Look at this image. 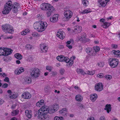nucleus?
<instances>
[{"label": "nucleus", "instance_id": "obj_39", "mask_svg": "<svg viewBox=\"0 0 120 120\" xmlns=\"http://www.w3.org/2000/svg\"><path fill=\"white\" fill-rule=\"evenodd\" d=\"M82 3L85 6H87L88 4V1L86 0H82Z\"/></svg>", "mask_w": 120, "mask_h": 120}, {"label": "nucleus", "instance_id": "obj_58", "mask_svg": "<svg viewBox=\"0 0 120 120\" xmlns=\"http://www.w3.org/2000/svg\"><path fill=\"white\" fill-rule=\"evenodd\" d=\"M13 37L12 36H11L10 37H6V38H5L4 39H11Z\"/></svg>", "mask_w": 120, "mask_h": 120}, {"label": "nucleus", "instance_id": "obj_30", "mask_svg": "<svg viewBox=\"0 0 120 120\" xmlns=\"http://www.w3.org/2000/svg\"><path fill=\"white\" fill-rule=\"evenodd\" d=\"M110 24L106 22H105L101 26H103L104 28H107L109 26Z\"/></svg>", "mask_w": 120, "mask_h": 120}, {"label": "nucleus", "instance_id": "obj_3", "mask_svg": "<svg viewBox=\"0 0 120 120\" xmlns=\"http://www.w3.org/2000/svg\"><path fill=\"white\" fill-rule=\"evenodd\" d=\"M47 25L46 22L39 21L35 22L34 24L33 27L34 29L38 32H41L45 30Z\"/></svg>", "mask_w": 120, "mask_h": 120}, {"label": "nucleus", "instance_id": "obj_47", "mask_svg": "<svg viewBox=\"0 0 120 120\" xmlns=\"http://www.w3.org/2000/svg\"><path fill=\"white\" fill-rule=\"evenodd\" d=\"M37 18H38V19L41 20L43 18V16L42 15H40V14H38L37 15Z\"/></svg>", "mask_w": 120, "mask_h": 120}, {"label": "nucleus", "instance_id": "obj_36", "mask_svg": "<svg viewBox=\"0 0 120 120\" xmlns=\"http://www.w3.org/2000/svg\"><path fill=\"white\" fill-rule=\"evenodd\" d=\"M93 49L94 51H95V52H97L100 50V48L98 46H94Z\"/></svg>", "mask_w": 120, "mask_h": 120}, {"label": "nucleus", "instance_id": "obj_14", "mask_svg": "<svg viewBox=\"0 0 120 120\" xmlns=\"http://www.w3.org/2000/svg\"><path fill=\"white\" fill-rule=\"evenodd\" d=\"M82 30V27L79 26H76L72 28V30L73 32H80Z\"/></svg>", "mask_w": 120, "mask_h": 120}, {"label": "nucleus", "instance_id": "obj_21", "mask_svg": "<svg viewBox=\"0 0 120 120\" xmlns=\"http://www.w3.org/2000/svg\"><path fill=\"white\" fill-rule=\"evenodd\" d=\"M111 106V105L110 104H107L105 106L104 109L107 111L108 113H109L111 111L112 108Z\"/></svg>", "mask_w": 120, "mask_h": 120}, {"label": "nucleus", "instance_id": "obj_51", "mask_svg": "<svg viewBox=\"0 0 120 120\" xmlns=\"http://www.w3.org/2000/svg\"><path fill=\"white\" fill-rule=\"evenodd\" d=\"M26 29L24 31H22L21 33V34L23 35H26V34L27 33L26 32Z\"/></svg>", "mask_w": 120, "mask_h": 120}, {"label": "nucleus", "instance_id": "obj_31", "mask_svg": "<svg viewBox=\"0 0 120 120\" xmlns=\"http://www.w3.org/2000/svg\"><path fill=\"white\" fill-rule=\"evenodd\" d=\"M82 97L79 94H78L75 97L76 100L78 101H81L82 100Z\"/></svg>", "mask_w": 120, "mask_h": 120}, {"label": "nucleus", "instance_id": "obj_62", "mask_svg": "<svg viewBox=\"0 0 120 120\" xmlns=\"http://www.w3.org/2000/svg\"><path fill=\"white\" fill-rule=\"evenodd\" d=\"M100 120H105V118L104 116H101L100 118Z\"/></svg>", "mask_w": 120, "mask_h": 120}, {"label": "nucleus", "instance_id": "obj_1", "mask_svg": "<svg viewBox=\"0 0 120 120\" xmlns=\"http://www.w3.org/2000/svg\"><path fill=\"white\" fill-rule=\"evenodd\" d=\"M12 8L13 12L16 13L18 12L19 9H20L19 4L18 3H15L13 5L11 1L9 0L4 6V8L2 11L3 14H5L8 13Z\"/></svg>", "mask_w": 120, "mask_h": 120}, {"label": "nucleus", "instance_id": "obj_55", "mask_svg": "<svg viewBox=\"0 0 120 120\" xmlns=\"http://www.w3.org/2000/svg\"><path fill=\"white\" fill-rule=\"evenodd\" d=\"M4 81L7 82H9V79L7 77H5L4 79Z\"/></svg>", "mask_w": 120, "mask_h": 120}, {"label": "nucleus", "instance_id": "obj_46", "mask_svg": "<svg viewBox=\"0 0 120 120\" xmlns=\"http://www.w3.org/2000/svg\"><path fill=\"white\" fill-rule=\"evenodd\" d=\"M39 103H40V107H43L44 106V101L43 100H40V101H39Z\"/></svg>", "mask_w": 120, "mask_h": 120}, {"label": "nucleus", "instance_id": "obj_60", "mask_svg": "<svg viewBox=\"0 0 120 120\" xmlns=\"http://www.w3.org/2000/svg\"><path fill=\"white\" fill-rule=\"evenodd\" d=\"M87 120H95V119L94 117H92L88 118Z\"/></svg>", "mask_w": 120, "mask_h": 120}, {"label": "nucleus", "instance_id": "obj_44", "mask_svg": "<svg viewBox=\"0 0 120 120\" xmlns=\"http://www.w3.org/2000/svg\"><path fill=\"white\" fill-rule=\"evenodd\" d=\"M105 77L108 80H109L112 78V77L111 75H106L105 76Z\"/></svg>", "mask_w": 120, "mask_h": 120}, {"label": "nucleus", "instance_id": "obj_45", "mask_svg": "<svg viewBox=\"0 0 120 120\" xmlns=\"http://www.w3.org/2000/svg\"><path fill=\"white\" fill-rule=\"evenodd\" d=\"M91 48H86V52L88 55L89 54H90V52H89V51H91Z\"/></svg>", "mask_w": 120, "mask_h": 120}, {"label": "nucleus", "instance_id": "obj_23", "mask_svg": "<svg viewBox=\"0 0 120 120\" xmlns=\"http://www.w3.org/2000/svg\"><path fill=\"white\" fill-rule=\"evenodd\" d=\"M76 72L78 74H81L84 75L87 73L84 71L83 70L79 68H78L76 69Z\"/></svg>", "mask_w": 120, "mask_h": 120}, {"label": "nucleus", "instance_id": "obj_40", "mask_svg": "<svg viewBox=\"0 0 120 120\" xmlns=\"http://www.w3.org/2000/svg\"><path fill=\"white\" fill-rule=\"evenodd\" d=\"M97 65L100 67H103L104 65V62H100L97 64Z\"/></svg>", "mask_w": 120, "mask_h": 120}, {"label": "nucleus", "instance_id": "obj_5", "mask_svg": "<svg viewBox=\"0 0 120 120\" xmlns=\"http://www.w3.org/2000/svg\"><path fill=\"white\" fill-rule=\"evenodd\" d=\"M2 29L3 31L6 33L12 34L14 31L13 27L8 24L2 26Z\"/></svg>", "mask_w": 120, "mask_h": 120}, {"label": "nucleus", "instance_id": "obj_18", "mask_svg": "<svg viewBox=\"0 0 120 120\" xmlns=\"http://www.w3.org/2000/svg\"><path fill=\"white\" fill-rule=\"evenodd\" d=\"M31 82V78L30 77H26L24 79L23 82L24 84H29Z\"/></svg>", "mask_w": 120, "mask_h": 120}, {"label": "nucleus", "instance_id": "obj_25", "mask_svg": "<svg viewBox=\"0 0 120 120\" xmlns=\"http://www.w3.org/2000/svg\"><path fill=\"white\" fill-rule=\"evenodd\" d=\"M112 53L115 55L116 57H120V51L119 50L116 51L115 50H113L112 51Z\"/></svg>", "mask_w": 120, "mask_h": 120}, {"label": "nucleus", "instance_id": "obj_64", "mask_svg": "<svg viewBox=\"0 0 120 120\" xmlns=\"http://www.w3.org/2000/svg\"><path fill=\"white\" fill-rule=\"evenodd\" d=\"M11 120H17V119L15 117H14L12 118Z\"/></svg>", "mask_w": 120, "mask_h": 120}, {"label": "nucleus", "instance_id": "obj_16", "mask_svg": "<svg viewBox=\"0 0 120 120\" xmlns=\"http://www.w3.org/2000/svg\"><path fill=\"white\" fill-rule=\"evenodd\" d=\"M58 14H55L52 17L50 18V21L53 22H55L58 20Z\"/></svg>", "mask_w": 120, "mask_h": 120}, {"label": "nucleus", "instance_id": "obj_57", "mask_svg": "<svg viewBox=\"0 0 120 120\" xmlns=\"http://www.w3.org/2000/svg\"><path fill=\"white\" fill-rule=\"evenodd\" d=\"M66 46L69 49H71L72 48V46L71 45L67 44Z\"/></svg>", "mask_w": 120, "mask_h": 120}, {"label": "nucleus", "instance_id": "obj_7", "mask_svg": "<svg viewBox=\"0 0 120 120\" xmlns=\"http://www.w3.org/2000/svg\"><path fill=\"white\" fill-rule=\"evenodd\" d=\"M40 74V71L38 68H36L33 70L31 73V76L33 78H37Z\"/></svg>", "mask_w": 120, "mask_h": 120}, {"label": "nucleus", "instance_id": "obj_48", "mask_svg": "<svg viewBox=\"0 0 120 120\" xmlns=\"http://www.w3.org/2000/svg\"><path fill=\"white\" fill-rule=\"evenodd\" d=\"M87 73L90 75H93L94 74V72L91 71H87Z\"/></svg>", "mask_w": 120, "mask_h": 120}, {"label": "nucleus", "instance_id": "obj_17", "mask_svg": "<svg viewBox=\"0 0 120 120\" xmlns=\"http://www.w3.org/2000/svg\"><path fill=\"white\" fill-rule=\"evenodd\" d=\"M64 33V31H59L57 32L56 34V36L61 39H63L64 36L63 35V34Z\"/></svg>", "mask_w": 120, "mask_h": 120}, {"label": "nucleus", "instance_id": "obj_38", "mask_svg": "<svg viewBox=\"0 0 120 120\" xmlns=\"http://www.w3.org/2000/svg\"><path fill=\"white\" fill-rule=\"evenodd\" d=\"M89 52H90V54H89V55L91 56H94L96 54L94 52V51L93 49H91V51H89Z\"/></svg>", "mask_w": 120, "mask_h": 120}, {"label": "nucleus", "instance_id": "obj_42", "mask_svg": "<svg viewBox=\"0 0 120 120\" xmlns=\"http://www.w3.org/2000/svg\"><path fill=\"white\" fill-rule=\"evenodd\" d=\"M86 38L85 36H83L79 38V40L80 41H82L84 43Z\"/></svg>", "mask_w": 120, "mask_h": 120}, {"label": "nucleus", "instance_id": "obj_19", "mask_svg": "<svg viewBox=\"0 0 120 120\" xmlns=\"http://www.w3.org/2000/svg\"><path fill=\"white\" fill-rule=\"evenodd\" d=\"M25 113L26 116L29 118H31L32 116L31 111L26 110L25 111Z\"/></svg>", "mask_w": 120, "mask_h": 120}, {"label": "nucleus", "instance_id": "obj_49", "mask_svg": "<svg viewBox=\"0 0 120 120\" xmlns=\"http://www.w3.org/2000/svg\"><path fill=\"white\" fill-rule=\"evenodd\" d=\"M104 76L103 74L100 73L99 74H98L97 75V77H99L100 78H102Z\"/></svg>", "mask_w": 120, "mask_h": 120}, {"label": "nucleus", "instance_id": "obj_41", "mask_svg": "<svg viewBox=\"0 0 120 120\" xmlns=\"http://www.w3.org/2000/svg\"><path fill=\"white\" fill-rule=\"evenodd\" d=\"M33 46L30 44H27L26 46V48L28 50H30L31 49Z\"/></svg>", "mask_w": 120, "mask_h": 120}, {"label": "nucleus", "instance_id": "obj_22", "mask_svg": "<svg viewBox=\"0 0 120 120\" xmlns=\"http://www.w3.org/2000/svg\"><path fill=\"white\" fill-rule=\"evenodd\" d=\"M98 97V96L97 94H94L93 95H91L90 96V99L92 101H95Z\"/></svg>", "mask_w": 120, "mask_h": 120}, {"label": "nucleus", "instance_id": "obj_28", "mask_svg": "<svg viewBox=\"0 0 120 120\" xmlns=\"http://www.w3.org/2000/svg\"><path fill=\"white\" fill-rule=\"evenodd\" d=\"M44 90L45 92L47 93H49L51 91L50 88L49 86H46L45 87Z\"/></svg>", "mask_w": 120, "mask_h": 120}, {"label": "nucleus", "instance_id": "obj_52", "mask_svg": "<svg viewBox=\"0 0 120 120\" xmlns=\"http://www.w3.org/2000/svg\"><path fill=\"white\" fill-rule=\"evenodd\" d=\"M8 84L7 83H4L2 85V87L4 88H6L8 87Z\"/></svg>", "mask_w": 120, "mask_h": 120}, {"label": "nucleus", "instance_id": "obj_43", "mask_svg": "<svg viewBox=\"0 0 120 120\" xmlns=\"http://www.w3.org/2000/svg\"><path fill=\"white\" fill-rule=\"evenodd\" d=\"M67 110L66 108H63L59 111V112L60 113L62 114L63 113L67 112Z\"/></svg>", "mask_w": 120, "mask_h": 120}, {"label": "nucleus", "instance_id": "obj_26", "mask_svg": "<svg viewBox=\"0 0 120 120\" xmlns=\"http://www.w3.org/2000/svg\"><path fill=\"white\" fill-rule=\"evenodd\" d=\"M14 56L15 58L19 60H20L22 58V55L19 53H18L15 54Z\"/></svg>", "mask_w": 120, "mask_h": 120}, {"label": "nucleus", "instance_id": "obj_63", "mask_svg": "<svg viewBox=\"0 0 120 120\" xmlns=\"http://www.w3.org/2000/svg\"><path fill=\"white\" fill-rule=\"evenodd\" d=\"M105 20L103 19H100V21L101 22H104Z\"/></svg>", "mask_w": 120, "mask_h": 120}, {"label": "nucleus", "instance_id": "obj_56", "mask_svg": "<svg viewBox=\"0 0 120 120\" xmlns=\"http://www.w3.org/2000/svg\"><path fill=\"white\" fill-rule=\"evenodd\" d=\"M32 35L34 37H38L39 36V35L37 33L33 34H32Z\"/></svg>", "mask_w": 120, "mask_h": 120}, {"label": "nucleus", "instance_id": "obj_37", "mask_svg": "<svg viewBox=\"0 0 120 120\" xmlns=\"http://www.w3.org/2000/svg\"><path fill=\"white\" fill-rule=\"evenodd\" d=\"M63 119V117L62 116L58 117L56 116L54 117V120H61Z\"/></svg>", "mask_w": 120, "mask_h": 120}, {"label": "nucleus", "instance_id": "obj_11", "mask_svg": "<svg viewBox=\"0 0 120 120\" xmlns=\"http://www.w3.org/2000/svg\"><path fill=\"white\" fill-rule=\"evenodd\" d=\"M38 112L39 116L40 117V116L44 115V114H47L50 112L48 109H45V108H44L43 109H42V110H39Z\"/></svg>", "mask_w": 120, "mask_h": 120}, {"label": "nucleus", "instance_id": "obj_29", "mask_svg": "<svg viewBox=\"0 0 120 120\" xmlns=\"http://www.w3.org/2000/svg\"><path fill=\"white\" fill-rule=\"evenodd\" d=\"M18 95L17 94H13V93L9 95V97L11 99L16 98L18 97Z\"/></svg>", "mask_w": 120, "mask_h": 120}, {"label": "nucleus", "instance_id": "obj_8", "mask_svg": "<svg viewBox=\"0 0 120 120\" xmlns=\"http://www.w3.org/2000/svg\"><path fill=\"white\" fill-rule=\"evenodd\" d=\"M118 60L115 58H112V60L109 63V64L111 66H113V68H115L117 65L118 62Z\"/></svg>", "mask_w": 120, "mask_h": 120}, {"label": "nucleus", "instance_id": "obj_50", "mask_svg": "<svg viewBox=\"0 0 120 120\" xmlns=\"http://www.w3.org/2000/svg\"><path fill=\"white\" fill-rule=\"evenodd\" d=\"M64 70L63 68L61 69L60 71V73L61 75H63L64 74Z\"/></svg>", "mask_w": 120, "mask_h": 120}, {"label": "nucleus", "instance_id": "obj_33", "mask_svg": "<svg viewBox=\"0 0 120 120\" xmlns=\"http://www.w3.org/2000/svg\"><path fill=\"white\" fill-rule=\"evenodd\" d=\"M47 114H45L42 116H40V119L41 120H44L45 119H47L48 116L47 115Z\"/></svg>", "mask_w": 120, "mask_h": 120}, {"label": "nucleus", "instance_id": "obj_53", "mask_svg": "<svg viewBox=\"0 0 120 120\" xmlns=\"http://www.w3.org/2000/svg\"><path fill=\"white\" fill-rule=\"evenodd\" d=\"M33 59V57L31 56L29 57L28 59V60L30 62H31L32 61Z\"/></svg>", "mask_w": 120, "mask_h": 120}, {"label": "nucleus", "instance_id": "obj_35", "mask_svg": "<svg viewBox=\"0 0 120 120\" xmlns=\"http://www.w3.org/2000/svg\"><path fill=\"white\" fill-rule=\"evenodd\" d=\"M63 62H65L67 63V64L68 63H70V59L68 57H65L64 59Z\"/></svg>", "mask_w": 120, "mask_h": 120}, {"label": "nucleus", "instance_id": "obj_32", "mask_svg": "<svg viewBox=\"0 0 120 120\" xmlns=\"http://www.w3.org/2000/svg\"><path fill=\"white\" fill-rule=\"evenodd\" d=\"M91 11L89 10V9H87L84 10L82 11H80L79 13L80 14H84L85 13H87L91 12Z\"/></svg>", "mask_w": 120, "mask_h": 120}, {"label": "nucleus", "instance_id": "obj_10", "mask_svg": "<svg viewBox=\"0 0 120 120\" xmlns=\"http://www.w3.org/2000/svg\"><path fill=\"white\" fill-rule=\"evenodd\" d=\"M95 90L98 91H102L103 89V85L102 83H99L95 85Z\"/></svg>", "mask_w": 120, "mask_h": 120}, {"label": "nucleus", "instance_id": "obj_2", "mask_svg": "<svg viewBox=\"0 0 120 120\" xmlns=\"http://www.w3.org/2000/svg\"><path fill=\"white\" fill-rule=\"evenodd\" d=\"M41 8L42 10H46L47 16L50 17L54 11V8L50 4L45 3H42L41 6Z\"/></svg>", "mask_w": 120, "mask_h": 120}, {"label": "nucleus", "instance_id": "obj_27", "mask_svg": "<svg viewBox=\"0 0 120 120\" xmlns=\"http://www.w3.org/2000/svg\"><path fill=\"white\" fill-rule=\"evenodd\" d=\"M64 56L61 55L57 57V60L63 62L64 61Z\"/></svg>", "mask_w": 120, "mask_h": 120}, {"label": "nucleus", "instance_id": "obj_54", "mask_svg": "<svg viewBox=\"0 0 120 120\" xmlns=\"http://www.w3.org/2000/svg\"><path fill=\"white\" fill-rule=\"evenodd\" d=\"M111 46L112 48L113 49H116V48L117 47V45H113V44H112L111 45Z\"/></svg>", "mask_w": 120, "mask_h": 120}, {"label": "nucleus", "instance_id": "obj_9", "mask_svg": "<svg viewBox=\"0 0 120 120\" xmlns=\"http://www.w3.org/2000/svg\"><path fill=\"white\" fill-rule=\"evenodd\" d=\"M59 109V106L58 105L56 104L54 105H51L50 106V109H49V111H50L52 113H53L57 111Z\"/></svg>", "mask_w": 120, "mask_h": 120}, {"label": "nucleus", "instance_id": "obj_12", "mask_svg": "<svg viewBox=\"0 0 120 120\" xmlns=\"http://www.w3.org/2000/svg\"><path fill=\"white\" fill-rule=\"evenodd\" d=\"M22 98L25 99H29L31 97V95L28 92H25L22 95Z\"/></svg>", "mask_w": 120, "mask_h": 120}, {"label": "nucleus", "instance_id": "obj_24", "mask_svg": "<svg viewBox=\"0 0 120 120\" xmlns=\"http://www.w3.org/2000/svg\"><path fill=\"white\" fill-rule=\"evenodd\" d=\"M21 69H17L15 71V74L17 75H18L20 74L21 72L24 71V69L23 68H21Z\"/></svg>", "mask_w": 120, "mask_h": 120}, {"label": "nucleus", "instance_id": "obj_61", "mask_svg": "<svg viewBox=\"0 0 120 120\" xmlns=\"http://www.w3.org/2000/svg\"><path fill=\"white\" fill-rule=\"evenodd\" d=\"M40 103H39V101L37 103H36V105L37 106L40 107Z\"/></svg>", "mask_w": 120, "mask_h": 120}, {"label": "nucleus", "instance_id": "obj_20", "mask_svg": "<svg viewBox=\"0 0 120 120\" xmlns=\"http://www.w3.org/2000/svg\"><path fill=\"white\" fill-rule=\"evenodd\" d=\"M75 56H73L71 57L70 60V63H68L67 64V65L68 67H69L71 66L73 63V60L75 59Z\"/></svg>", "mask_w": 120, "mask_h": 120}, {"label": "nucleus", "instance_id": "obj_6", "mask_svg": "<svg viewBox=\"0 0 120 120\" xmlns=\"http://www.w3.org/2000/svg\"><path fill=\"white\" fill-rule=\"evenodd\" d=\"M72 15V11L70 10H67L64 12V17L62 18V19L64 21H67L71 17Z\"/></svg>", "mask_w": 120, "mask_h": 120}, {"label": "nucleus", "instance_id": "obj_4", "mask_svg": "<svg viewBox=\"0 0 120 120\" xmlns=\"http://www.w3.org/2000/svg\"><path fill=\"white\" fill-rule=\"evenodd\" d=\"M13 50L7 48H0V56H7L10 55Z\"/></svg>", "mask_w": 120, "mask_h": 120}, {"label": "nucleus", "instance_id": "obj_13", "mask_svg": "<svg viewBox=\"0 0 120 120\" xmlns=\"http://www.w3.org/2000/svg\"><path fill=\"white\" fill-rule=\"evenodd\" d=\"M109 1V0H99L98 2L99 3V6L100 7H104L106 5L107 3Z\"/></svg>", "mask_w": 120, "mask_h": 120}, {"label": "nucleus", "instance_id": "obj_34", "mask_svg": "<svg viewBox=\"0 0 120 120\" xmlns=\"http://www.w3.org/2000/svg\"><path fill=\"white\" fill-rule=\"evenodd\" d=\"M19 112V110H16L13 111L11 112V115L13 116H14L18 114Z\"/></svg>", "mask_w": 120, "mask_h": 120}, {"label": "nucleus", "instance_id": "obj_15", "mask_svg": "<svg viewBox=\"0 0 120 120\" xmlns=\"http://www.w3.org/2000/svg\"><path fill=\"white\" fill-rule=\"evenodd\" d=\"M41 52H46L48 50L47 47L44 44H41L40 45Z\"/></svg>", "mask_w": 120, "mask_h": 120}, {"label": "nucleus", "instance_id": "obj_59", "mask_svg": "<svg viewBox=\"0 0 120 120\" xmlns=\"http://www.w3.org/2000/svg\"><path fill=\"white\" fill-rule=\"evenodd\" d=\"M90 41V40L89 39L86 38L84 43Z\"/></svg>", "mask_w": 120, "mask_h": 120}]
</instances>
